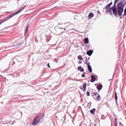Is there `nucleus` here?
Listing matches in <instances>:
<instances>
[{"label":"nucleus","mask_w":126,"mask_h":126,"mask_svg":"<svg viewBox=\"0 0 126 126\" xmlns=\"http://www.w3.org/2000/svg\"><path fill=\"white\" fill-rule=\"evenodd\" d=\"M84 42L85 44H88V43H89V40L88 39V38H85L84 39Z\"/></svg>","instance_id":"14"},{"label":"nucleus","mask_w":126,"mask_h":126,"mask_svg":"<svg viewBox=\"0 0 126 126\" xmlns=\"http://www.w3.org/2000/svg\"><path fill=\"white\" fill-rule=\"evenodd\" d=\"M86 94L87 96H90V93L89 92H87Z\"/></svg>","instance_id":"22"},{"label":"nucleus","mask_w":126,"mask_h":126,"mask_svg":"<svg viewBox=\"0 0 126 126\" xmlns=\"http://www.w3.org/2000/svg\"><path fill=\"white\" fill-rule=\"evenodd\" d=\"M95 108H94L92 110H90L91 114H92L93 115H95Z\"/></svg>","instance_id":"15"},{"label":"nucleus","mask_w":126,"mask_h":126,"mask_svg":"<svg viewBox=\"0 0 126 126\" xmlns=\"http://www.w3.org/2000/svg\"><path fill=\"white\" fill-rule=\"evenodd\" d=\"M28 27H29V25H28L27 27H26L25 33L28 32Z\"/></svg>","instance_id":"19"},{"label":"nucleus","mask_w":126,"mask_h":126,"mask_svg":"<svg viewBox=\"0 0 126 126\" xmlns=\"http://www.w3.org/2000/svg\"><path fill=\"white\" fill-rule=\"evenodd\" d=\"M114 125L115 126H118V122H117V119H115Z\"/></svg>","instance_id":"18"},{"label":"nucleus","mask_w":126,"mask_h":126,"mask_svg":"<svg viewBox=\"0 0 126 126\" xmlns=\"http://www.w3.org/2000/svg\"><path fill=\"white\" fill-rule=\"evenodd\" d=\"M96 80V77L94 75L91 76V82H94Z\"/></svg>","instance_id":"7"},{"label":"nucleus","mask_w":126,"mask_h":126,"mask_svg":"<svg viewBox=\"0 0 126 126\" xmlns=\"http://www.w3.org/2000/svg\"><path fill=\"white\" fill-rule=\"evenodd\" d=\"M82 77H85V74H82Z\"/></svg>","instance_id":"26"},{"label":"nucleus","mask_w":126,"mask_h":126,"mask_svg":"<svg viewBox=\"0 0 126 126\" xmlns=\"http://www.w3.org/2000/svg\"><path fill=\"white\" fill-rule=\"evenodd\" d=\"M97 13H99V14H101V13L100 12V11H98Z\"/></svg>","instance_id":"28"},{"label":"nucleus","mask_w":126,"mask_h":126,"mask_svg":"<svg viewBox=\"0 0 126 126\" xmlns=\"http://www.w3.org/2000/svg\"><path fill=\"white\" fill-rule=\"evenodd\" d=\"M126 4V1L123 0L117 4V8H116V7L109 8L107 10H106V12L112 13V10L113 13L115 16H117V14H118L119 16H122L123 12H124V7H125Z\"/></svg>","instance_id":"1"},{"label":"nucleus","mask_w":126,"mask_h":126,"mask_svg":"<svg viewBox=\"0 0 126 126\" xmlns=\"http://www.w3.org/2000/svg\"><path fill=\"white\" fill-rule=\"evenodd\" d=\"M78 63H79L80 64V63H82V62L81 61H79Z\"/></svg>","instance_id":"27"},{"label":"nucleus","mask_w":126,"mask_h":126,"mask_svg":"<svg viewBox=\"0 0 126 126\" xmlns=\"http://www.w3.org/2000/svg\"><path fill=\"white\" fill-rule=\"evenodd\" d=\"M47 66H48V67H49L50 68V67H51V66L50 65V63H48L47 64Z\"/></svg>","instance_id":"25"},{"label":"nucleus","mask_w":126,"mask_h":126,"mask_svg":"<svg viewBox=\"0 0 126 126\" xmlns=\"http://www.w3.org/2000/svg\"><path fill=\"white\" fill-rule=\"evenodd\" d=\"M87 86V85L86 84H84L83 85V88H81L82 90H83V91H85V90H86V87Z\"/></svg>","instance_id":"11"},{"label":"nucleus","mask_w":126,"mask_h":126,"mask_svg":"<svg viewBox=\"0 0 126 126\" xmlns=\"http://www.w3.org/2000/svg\"><path fill=\"white\" fill-rule=\"evenodd\" d=\"M124 15H126V8H125L124 10Z\"/></svg>","instance_id":"24"},{"label":"nucleus","mask_w":126,"mask_h":126,"mask_svg":"<svg viewBox=\"0 0 126 126\" xmlns=\"http://www.w3.org/2000/svg\"><path fill=\"white\" fill-rule=\"evenodd\" d=\"M77 69L79 70V71H81V72L84 71V69L81 66H78Z\"/></svg>","instance_id":"6"},{"label":"nucleus","mask_w":126,"mask_h":126,"mask_svg":"<svg viewBox=\"0 0 126 126\" xmlns=\"http://www.w3.org/2000/svg\"><path fill=\"white\" fill-rule=\"evenodd\" d=\"M93 95L94 96H96V95H98V94L97 93H94Z\"/></svg>","instance_id":"23"},{"label":"nucleus","mask_w":126,"mask_h":126,"mask_svg":"<svg viewBox=\"0 0 126 126\" xmlns=\"http://www.w3.org/2000/svg\"><path fill=\"white\" fill-rule=\"evenodd\" d=\"M93 16H94V14H93V13L92 12L90 13L88 16L89 19H91V18H92Z\"/></svg>","instance_id":"9"},{"label":"nucleus","mask_w":126,"mask_h":126,"mask_svg":"<svg viewBox=\"0 0 126 126\" xmlns=\"http://www.w3.org/2000/svg\"><path fill=\"white\" fill-rule=\"evenodd\" d=\"M88 69L90 72H92V67H91V65L90 64H88Z\"/></svg>","instance_id":"10"},{"label":"nucleus","mask_w":126,"mask_h":126,"mask_svg":"<svg viewBox=\"0 0 126 126\" xmlns=\"http://www.w3.org/2000/svg\"><path fill=\"white\" fill-rule=\"evenodd\" d=\"M115 100L116 101H118V95H117V92H115Z\"/></svg>","instance_id":"17"},{"label":"nucleus","mask_w":126,"mask_h":126,"mask_svg":"<svg viewBox=\"0 0 126 126\" xmlns=\"http://www.w3.org/2000/svg\"><path fill=\"white\" fill-rule=\"evenodd\" d=\"M86 63L88 66V64H90V63L88 62V60L86 61Z\"/></svg>","instance_id":"21"},{"label":"nucleus","mask_w":126,"mask_h":126,"mask_svg":"<svg viewBox=\"0 0 126 126\" xmlns=\"http://www.w3.org/2000/svg\"><path fill=\"white\" fill-rule=\"evenodd\" d=\"M39 123H40V119H39V116H37L33 121L32 125L36 126Z\"/></svg>","instance_id":"3"},{"label":"nucleus","mask_w":126,"mask_h":126,"mask_svg":"<svg viewBox=\"0 0 126 126\" xmlns=\"http://www.w3.org/2000/svg\"><path fill=\"white\" fill-rule=\"evenodd\" d=\"M25 7H26V6H24V7H22V8H21L20 9V10H19L15 13L6 17L5 18H4V19L2 20V22H1V23L6 21L7 20H8V19H10V18H11V17H13L14 15H16V14H18V13H20V12H21V11H22V10H23V9H24L25 8Z\"/></svg>","instance_id":"2"},{"label":"nucleus","mask_w":126,"mask_h":126,"mask_svg":"<svg viewBox=\"0 0 126 126\" xmlns=\"http://www.w3.org/2000/svg\"><path fill=\"white\" fill-rule=\"evenodd\" d=\"M56 34L57 35H60V34H63V30L62 29L60 28H58L57 30L56 31Z\"/></svg>","instance_id":"4"},{"label":"nucleus","mask_w":126,"mask_h":126,"mask_svg":"<svg viewBox=\"0 0 126 126\" xmlns=\"http://www.w3.org/2000/svg\"><path fill=\"white\" fill-rule=\"evenodd\" d=\"M92 54H93V51L92 50H89L87 52V55H88V56H90L92 55Z\"/></svg>","instance_id":"8"},{"label":"nucleus","mask_w":126,"mask_h":126,"mask_svg":"<svg viewBox=\"0 0 126 126\" xmlns=\"http://www.w3.org/2000/svg\"><path fill=\"white\" fill-rule=\"evenodd\" d=\"M119 0H115L114 1V4H117V2H119Z\"/></svg>","instance_id":"20"},{"label":"nucleus","mask_w":126,"mask_h":126,"mask_svg":"<svg viewBox=\"0 0 126 126\" xmlns=\"http://www.w3.org/2000/svg\"><path fill=\"white\" fill-rule=\"evenodd\" d=\"M77 59L78 60H79V61H83V58H82V56H81V55L78 56Z\"/></svg>","instance_id":"13"},{"label":"nucleus","mask_w":126,"mask_h":126,"mask_svg":"<svg viewBox=\"0 0 126 126\" xmlns=\"http://www.w3.org/2000/svg\"><path fill=\"white\" fill-rule=\"evenodd\" d=\"M100 100H101V97L99 95V94H97V97H96V100L97 101H100Z\"/></svg>","instance_id":"16"},{"label":"nucleus","mask_w":126,"mask_h":126,"mask_svg":"<svg viewBox=\"0 0 126 126\" xmlns=\"http://www.w3.org/2000/svg\"><path fill=\"white\" fill-rule=\"evenodd\" d=\"M102 88H103V86L101 84L98 85L97 87V89L98 90H101V89H102Z\"/></svg>","instance_id":"12"},{"label":"nucleus","mask_w":126,"mask_h":126,"mask_svg":"<svg viewBox=\"0 0 126 126\" xmlns=\"http://www.w3.org/2000/svg\"><path fill=\"white\" fill-rule=\"evenodd\" d=\"M112 4H113V2H110L109 4H108L107 6H106L104 8V9H105V10H107L108 9H109V8H110V6H111L112 5Z\"/></svg>","instance_id":"5"}]
</instances>
